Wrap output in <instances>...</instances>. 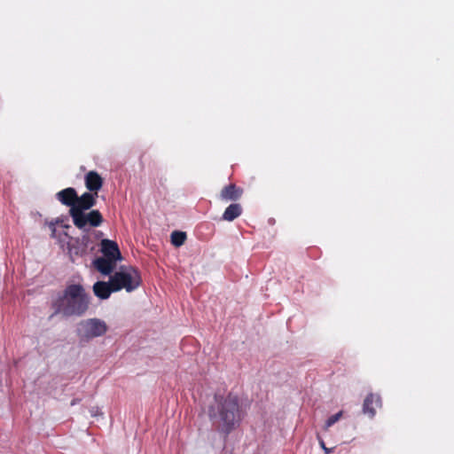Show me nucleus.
I'll list each match as a JSON object with an SVG mask.
<instances>
[{
    "mask_svg": "<svg viewBox=\"0 0 454 454\" xmlns=\"http://www.w3.org/2000/svg\"><path fill=\"white\" fill-rule=\"evenodd\" d=\"M90 296L81 284L68 285L52 301L54 310L51 317L61 315L64 317H82L89 309Z\"/></svg>",
    "mask_w": 454,
    "mask_h": 454,
    "instance_id": "1",
    "label": "nucleus"
},
{
    "mask_svg": "<svg viewBox=\"0 0 454 454\" xmlns=\"http://www.w3.org/2000/svg\"><path fill=\"white\" fill-rule=\"evenodd\" d=\"M208 416L214 423H218V429L229 434L241 420L239 398L232 395H215V402L210 405Z\"/></svg>",
    "mask_w": 454,
    "mask_h": 454,
    "instance_id": "2",
    "label": "nucleus"
},
{
    "mask_svg": "<svg viewBox=\"0 0 454 454\" xmlns=\"http://www.w3.org/2000/svg\"><path fill=\"white\" fill-rule=\"evenodd\" d=\"M108 331L106 323L100 318H88L77 325L76 334L81 343H88L95 338L104 336Z\"/></svg>",
    "mask_w": 454,
    "mask_h": 454,
    "instance_id": "3",
    "label": "nucleus"
},
{
    "mask_svg": "<svg viewBox=\"0 0 454 454\" xmlns=\"http://www.w3.org/2000/svg\"><path fill=\"white\" fill-rule=\"evenodd\" d=\"M110 278L116 292L125 289L128 293H130L138 288L142 283L139 271L133 267H129L126 270L117 271Z\"/></svg>",
    "mask_w": 454,
    "mask_h": 454,
    "instance_id": "4",
    "label": "nucleus"
},
{
    "mask_svg": "<svg viewBox=\"0 0 454 454\" xmlns=\"http://www.w3.org/2000/svg\"><path fill=\"white\" fill-rule=\"evenodd\" d=\"M73 223L78 229H83L86 225L91 227L100 226L104 221L102 214L97 210H91L88 213L74 210V215H70Z\"/></svg>",
    "mask_w": 454,
    "mask_h": 454,
    "instance_id": "5",
    "label": "nucleus"
},
{
    "mask_svg": "<svg viewBox=\"0 0 454 454\" xmlns=\"http://www.w3.org/2000/svg\"><path fill=\"white\" fill-rule=\"evenodd\" d=\"M97 197L98 195H96V193H92L91 192H84L82 194V196H78L76 207L69 209V215H74V210L85 212L86 210L90 209L96 205Z\"/></svg>",
    "mask_w": 454,
    "mask_h": 454,
    "instance_id": "6",
    "label": "nucleus"
},
{
    "mask_svg": "<svg viewBox=\"0 0 454 454\" xmlns=\"http://www.w3.org/2000/svg\"><path fill=\"white\" fill-rule=\"evenodd\" d=\"M100 251L104 257L111 258L115 261L121 260V254L115 241L105 239L101 240Z\"/></svg>",
    "mask_w": 454,
    "mask_h": 454,
    "instance_id": "7",
    "label": "nucleus"
},
{
    "mask_svg": "<svg viewBox=\"0 0 454 454\" xmlns=\"http://www.w3.org/2000/svg\"><path fill=\"white\" fill-rule=\"evenodd\" d=\"M78 194L74 188L68 187L56 193L57 200L63 205L73 208L76 207Z\"/></svg>",
    "mask_w": 454,
    "mask_h": 454,
    "instance_id": "8",
    "label": "nucleus"
},
{
    "mask_svg": "<svg viewBox=\"0 0 454 454\" xmlns=\"http://www.w3.org/2000/svg\"><path fill=\"white\" fill-rule=\"evenodd\" d=\"M95 296L101 300H106L110 297L112 293H115L111 278L108 282L97 281L92 286Z\"/></svg>",
    "mask_w": 454,
    "mask_h": 454,
    "instance_id": "9",
    "label": "nucleus"
},
{
    "mask_svg": "<svg viewBox=\"0 0 454 454\" xmlns=\"http://www.w3.org/2000/svg\"><path fill=\"white\" fill-rule=\"evenodd\" d=\"M243 189L235 184H229L224 186L220 192V200L223 201H237L241 198Z\"/></svg>",
    "mask_w": 454,
    "mask_h": 454,
    "instance_id": "10",
    "label": "nucleus"
},
{
    "mask_svg": "<svg viewBox=\"0 0 454 454\" xmlns=\"http://www.w3.org/2000/svg\"><path fill=\"white\" fill-rule=\"evenodd\" d=\"M116 262L117 261H115L114 259L102 256V257H98L97 259H95L93 262V264H94V267L101 274H103L105 276H108L114 271V270L116 266Z\"/></svg>",
    "mask_w": 454,
    "mask_h": 454,
    "instance_id": "11",
    "label": "nucleus"
},
{
    "mask_svg": "<svg viewBox=\"0 0 454 454\" xmlns=\"http://www.w3.org/2000/svg\"><path fill=\"white\" fill-rule=\"evenodd\" d=\"M86 188L98 195V192L103 186V178L96 171H90L85 176Z\"/></svg>",
    "mask_w": 454,
    "mask_h": 454,
    "instance_id": "12",
    "label": "nucleus"
},
{
    "mask_svg": "<svg viewBox=\"0 0 454 454\" xmlns=\"http://www.w3.org/2000/svg\"><path fill=\"white\" fill-rule=\"evenodd\" d=\"M378 406H380V396L369 394L364 401L363 412L367 414L370 418H373L376 413L375 408Z\"/></svg>",
    "mask_w": 454,
    "mask_h": 454,
    "instance_id": "13",
    "label": "nucleus"
},
{
    "mask_svg": "<svg viewBox=\"0 0 454 454\" xmlns=\"http://www.w3.org/2000/svg\"><path fill=\"white\" fill-rule=\"evenodd\" d=\"M75 242L77 244H79V246H75L73 243L69 245V253H70V256L72 258V261H74V258H73L74 254L76 255V256H82V254H84L86 253L87 247H88V242H89V237L88 236H83L82 238L81 244H80V241L78 239L75 240Z\"/></svg>",
    "mask_w": 454,
    "mask_h": 454,
    "instance_id": "14",
    "label": "nucleus"
},
{
    "mask_svg": "<svg viewBox=\"0 0 454 454\" xmlns=\"http://www.w3.org/2000/svg\"><path fill=\"white\" fill-rule=\"evenodd\" d=\"M242 214V207L240 204L232 203L229 205L223 214V220L232 222Z\"/></svg>",
    "mask_w": 454,
    "mask_h": 454,
    "instance_id": "15",
    "label": "nucleus"
},
{
    "mask_svg": "<svg viewBox=\"0 0 454 454\" xmlns=\"http://www.w3.org/2000/svg\"><path fill=\"white\" fill-rule=\"evenodd\" d=\"M187 239L186 233L180 231H175L171 233V243L175 247H181Z\"/></svg>",
    "mask_w": 454,
    "mask_h": 454,
    "instance_id": "16",
    "label": "nucleus"
},
{
    "mask_svg": "<svg viewBox=\"0 0 454 454\" xmlns=\"http://www.w3.org/2000/svg\"><path fill=\"white\" fill-rule=\"evenodd\" d=\"M342 417V411H339L338 413L332 415L328 418V419L325 421L324 429L328 430L329 427H331L333 425H334L337 421L340 420V419Z\"/></svg>",
    "mask_w": 454,
    "mask_h": 454,
    "instance_id": "17",
    "label": "nucleus"
},
{
    "mask_svg": "<svg viewBox=\"0 0 454 454\" xmlns=\"http://www.w3.org/2000/svg\"><path fill=\"white\" fill-rule=\"evenodd\" d=\"M317 439L318 441V443H319L320 447L324 450L325 454H330V453H332L333 451L334 447H333V448L326 447L323 438L320 436L319 434H317Z\"/></svg>",
    "mask_w": 454,
    "mask_h": 454,
    "instance_id": "18",
    "label": "nucleus"
},
{
    "mask_svg": "<svg viewBox=\"0 0 454 454\" xmlns=\"http://www.w3.org/2000/svg\"><path fill=\"white\" fill-rule=\"evenodd\" d=\"M74 403H76V401L72 402L71 405H74Z\"/></svg>",
    "mask_w": 454,
    "mask_h": 454,
    "instance_id": "19",
    "label": "nucleus"
},
{
    "mask_svg": "<svg viewBox=\"0 0 454 454\" xmlns=\"http://www.w3.org/2000/svg\"><path fill=\"white\" fill-rule=\"evenodd\" d=\"M74 403H76V401L72 402L71 405H74Z\"/></svg>",
    "mask_w": 454,
    "mask_h": 454,
    "instance_id": "20",
    "label": "nucleus"
}]
</instances>
